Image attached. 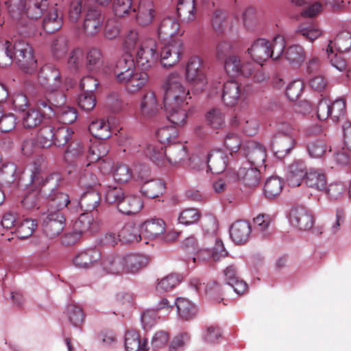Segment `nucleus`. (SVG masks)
<instances>
[{
    "mask_svg": "<svg viewBox=\"0 0 351 351\" xmlns=\"http://www.w3.org/2000/svg\"><path fill=\"white\" fill-rule=\"evenodd\" d=\"M243 154L249 164L253 167H261L266 159V149L262 145L254 142H247L243 147Z\"/></svg>",
    "mask_w": 351,
    "mask_h": 351,
    "instance_id": "9d476101",
    "label": "nucleus"
},
{
    "mask_svg": "<svg viewBox=\"0 0 351 351\" xmlns=\"http://www.w3.org/2000/svg\"><path fill=\"white\" fill-rule=\"evenodd\" d=\"M180 282V276L178 274H171L162 278L157 284L156 290L158 292L171 291Z\"/></svg>",
    "mask_w": 351,
    "mask_h": 351,
    "instance_id": "e2e57ef3",
    "label": "nucleus"
},
{
    "mask_svg": "<svg viewBox=\"0 0 351 351\" xmlns=\"http://www.w3.org/2000/svg\"><path fill=\"white\" fill-rule=\"evenodd\" d=\"M307 173L304 161H293L288 168L287 179L289 184L294 187L300 186L301 182L304 181Z\"/></svg>",
    "mask_w": 351,
    "mask_h": 351,
    "instance_id": "5701e85b",
    "label": "nucleus"
},
{
    "mask_svg": "<svg viewBox=\"0 0 351 351\" xmlns=\"http://www.w3.org/2000/svg\"><path fill=\"white\" fill-rule=\"evenodd\" d=\"M224 68L227 73L231 76L252 77L255 82H263L268 78L261 64L241 60L236 55L229 56L226 59Z\"/></svg>",
    "mask_w": 351,
    "mask_h": 351,
    "instance_id": "7ed1b4c3",
    "label": "nucleus"
},
{
    "mask_svg": "<svg viewBox=\"0 0 351 351\" xmlns=\"http://www.w3.org/2000/svg\"><path fill=\"white\" fill-rule=\"evenodd\" d=\"M228 165V156L221 150L212 151L207 157V166L215 174L222 173Z\"/></svg>",
    "mask_w": 351,
    "mask_h": 351,
    "instance_id": "c85d7f7f",
    "label": "nucleus"
},
{
    "mask_svg": "<svg viewBox=\"0 0 351 351\" xmlns=\"http://www.w3.org/2000/svg\"><path fill=\"white\" fill-rule=\"evenodd\" d=\"M296 34L302 36L304 39L313 43L321 36L322 32L316 25L303 23L298 25Z\"/></svg>",
    "mask_w": 351,
    "mask_h": 351,
    "instance_id": "8fccbe9b",
    "label": "nucleus"
},
{
    "mask_svg": "<svg viewBox=\"0 0 351 351\" xmlns=\"http://www.w3.org/2000/svg\"><path fill=\"white\" fill-rule=\"evenodd\" d=\"M20 173L16 164L7 162L0 169V180L6 184H12L19 179Z\"/></svg>",
    "mask_w": 351,
    "mask_h": 351,
    "instance_id": "3c124183",
    "label": "nucleus"
},
{
    "mask_svg": "<svg viewBox=\"0 0 351 351\" xmlns=\"http://www.w3.org/2000/svg\"><path fill=\"white\" fill-rule=\"evenodd\" d=\"M304 182L309 188L322 191L326 189L327 180L325 173L321 170L310 169L306 173Z\"/></svg>",
    "mask_w": 351,
    "mask_h": 351,
    "instance_id": "72a5a7b5",
    "label": "nucleus"
},
{
    "mask_svg": "<svg viewBox=\"0 0 351 351\" xmlns=\"http://www.w3.org/2000/svg\"><path fill=\"white\" fill-rule=\"evenodd\" d=\"M69 50L68 40L65 36H60L53 40L51 44V52L56 59H61Z\"/></svg>",
    "mask_w": 351,
    "mask_h": 351,
    "instance_id": "13d9d810",
    "label": "nucleus"
},
{
    "mask_svg": "<svg viewBox=\"0 0 351 351\" xmlns=\"http://www.w3.org/2000/svg\"><path fill=\"white\" fill-rule=\"evenodd\" d=\"M165 190V184L160 179H151L145 181L141 186L143 194L149 198H156Z\"/></svg>",
    "mask_w": 351,
    "mask_h": 351,
    "instance_id": "ea45409f",
    "label": "nucleus"
},
{
    "mask_svg": "<svg viewBox=\"0 0 351 351\" xmlns=\"http://www.w3.org/2000/svg\"><path fill=\"white\" fill-rule=\"evenodd\" d=\"M207 123L214 130H218L223 127L225 117L219 108H213L206 115Z\"/></svg>",
    "mask_w": 351,
    "mask_h": 351,
    "instance_id": "4d7b16f0",
    "label": "nucleus"
},
{
    "mask_svg": "<svg viewBox=\"0 0 351 351\" xmlns=\"http://www.w3.org/2000/svg\"><path fill=\"white\" fill-rule=\"evenodd\" d=\"M47 11L43 19V27L47 33H54L62 26V13L55 7H51Z\"/></svg>",
    "mask_w": 351,
    "mask_h": 351,
    "instance_id": "b1692460",
    "label": "nucleus"
},
{
    "mask_svg": "<svg viewBox=\"0 0 351 351\" xmlns=\"http://www.w3.org/2000/svg\"><path fill=\"white\" fill-rule=\"evenodd\" d=\"M136 12V20L139 25L147 26L156 16L155 6L152 0H139L137 8H132Z\"/></svg>",
    "mask_w": 351,
    "mask_h": 351,
    "instance_id": "dca6fc26",
    "label": "nucleus"
},
{
    "mask_svg": "<svg viewBox=\"0 0 351 351\" xmlns=\"http://www.w3.org/2000/svg\"><path fill=\"white\" fill-rule=\"evenodd\" d=\"M108 153V145L101 141H95L89 146L88 154L86 156L87 160L89 163L87 164L88 167L90 163H94L99 161L103 158L106 157Z\"/></svg>",
    "mask_w": 351,
    "mask_h": 351,
    "instance_id": "4c0bfd02",
    "label": "nucleus"
},
{
    "mask_svg": "<svg viewBox=\"0 0 351 351\" xmlns=\"http://www.w3.org/2000/svg\"><path fill=\"white\" fill-rule=\"evenodd\" d=\"M144 153L158 166L165 165V149L163 150L160 143L152 141L148 143Z\"/></svg>",
    "mask_w": 351,
    "mask_h": 351,
    "instance_id": "c9c22d12",
    "label": "nucleus"
},
{
    "mask_svg": "<svg viewBox=\"0 0 351 351\" xmlns=\"http://www.w3.org/2000/svg\"><path fill=\"white\" fill-rule=\"evenodd\" d=\"M247 52L252 58L258 62H264L271 58L269 52V42L263 38H259L254 42Z\"/></svg>",
    "mask_w": 351,
    "mask_h": 351,
    "instance_id": "bb28decb",
    "label": "nucleus"
},
{
    "mask_svg": "<svg viewBox=\"0 0 351 351\" xmlns=\"http://www.w3.org/2000/svg\"><path fill=\"white\" fill-rule=\"evenodd\" d=\"M285 57L292 66L298 68L304 62L306 53L301 45H292L285 49Z\"/></svg>",
    "mask_w": 351,
    "mask_h": 351,
    "instance_id": "f704fd0d",
    "label": "nucleus"
},
{
    "mask_svg": "<svg viewBox=\"0 0 351 351\" xmlns=\"http://www.w3.org/2000/svg\"><path fill=\"white\" fill-rule=\"evenodd\" d=\"M123 258H124L125 271L128 273L138 272L145 267L149 263L148 258L140 254H128Z\"/></svg>",
    "mask_w": 351,
    "mask_h": 351,
    "instance_id": "2f4dec72",
    "label": "nucleus"
},
{
    "mask_svg": "<svg viewBox=\"0 0 351 351\" xmlns=\"http://www.w3.org/2000/svg\"><path fill=\"white\" fill-rule=\"evenodd\" d=\"M163 104L168 120L176 126L186 123L189 110L187 99H191L189 90L183 84V78L177 71L170 73L164 80Z\"/></svg>",
    "mask_w": 351,
    "mask_h": 351,
    "instance_id": "f257e3e1",
    "label": "nucleus"
},
{
    "mask_svg": "<svg viewBox=\"0 0 351 351\" xmlns=\"http://www.w3.org/2000/svg\"><path fill=\"white\" fill-rule=\"evenodd\" d=\"M201 217V213L197 208H189L182 210L178 217L180 223L184 225L193 224L199 221Z\"/></svg>",
    "mask_w": 351,
    "mask_h": 351,
    "instance_id": "0e129e2a",
    "label": "nucleus"
},
{
    "mask_svg": "<svg viewBox=\"0 0 351 351\" xmlns=\"http://www.w3.org/2000/svg\"><path fill=\"white\" fill-rule=\"evenodd\" d=\"M307 150L311 158H319L326 154L327 145L323 141H313L308 143Z\"/></svg>",
    "mask_w": 351,
    "mask_h": 351,
    "instance_id": "774afa93",
    "label": "nucleus"
},
{
    "mask_svg": "<svg viewBox=\"0 0 351 351\" xmlns=\"http://www.w3.org/2000/svg\"><path fill=\"white\" fill-rule=\"evenodd\" d=\"M84 55L83 51L80 48L74 49L69 53L67 60V68L72 73L80 72L84 67Z\"/></svg>",
    "mask_w": 351,
    "mask_h": 351,
    "instance_id": "09e8293b",
    "label": "nucleus"
},
{
    "mask_svg": "<svg viewBox=\"0 0 351 351\" xmlns=\"http://www.w3.org/2000/svg\"><path fill=\"white\" fill-rule=\"evenodd\" d=\"M101 202L100 194L95 190H90L84 192L81 196L80 202H75L74 212L78 210L86 213H91L92 211L97 209Z\"/></svg>",
    "mask_w": 351,
    "mask_h": 351,
    "instance_id": "412c9836",
    "label": "nucleus"
},
{
    "mask_svg": "<svg viewBox=\"0 0 351 351\" xmlns=\"http://www.w3.org/2000/svg\"><path fill=\"white\" fill-rule=\"evenodd\" d=\"M118 237L119 241L125 243L139 242L141 239L139 228L133 223L125 224Z\"/></svg>",
    "mask_w": 351,
    "mask_h": 351,
    "instance_id": "a18cd8bd",
    "label": "nucleus"
},
{
    "mask_svg": "<svg viewBox=\"0 0 351 351\" xmlns=\"http://www.w3.org/2000/svg\"><path fill=\"white\" fill-rule=\"evenodd\" d=\"M178 131L175 126L169 125L160 128L156 132V136L160 143H175L178 142Z\"/></svg>",
    "mask_w": 351,
    "mask_h": 351,
    "instance_id": "864d4df0",
    "label": "nucleus"
},
{
    "mask_svg": "<svg viewBox=\"0 0 351 351\" xmlns=\"http://www.w3.org/2000/svg\"><path fill=\"white\" fill-rule=\"evenodd\" d=\"M100 257L99 252L91 249L77 255L73 259V263L78 267L88 268L96 263Z\"/></svg>",
    "mask_w": 351,
    "mask_h": 351,
    "instance_id": "79ce46f5",
    "label": "nucleus"
},
{
    "mask_svg": "<svg viewBox=\"0 0 351 351\" xmlns=\"http://www.w3.org/2000/svg\"><path fill=\"white\" fill-rule=\"evenodd\" d=\"M211 25L217 34H222L226 25V13L220 10H215L211 16Z\"/></svg>",
    "mask_w": 351,
    "mask_h": 351,
    "instance_id": "69168bd1",
    "label": "nucleus"
},
{
    "mask_svg": "<svg viewBox=\"0 0 351 351\" xmlns=\"http://www.w3.org/2000/svg\"><path fill=\"white\" fill-rule=\"evenodd\" d=\"M64 222L65 218L61 213H47L43 223V232L49 239L55 238L63 230Z\"/></svg>",
    "mask_w": 351,
    "mask_h": 351,
    "instance_id": "9b49d317",
    "label": "nucleus"
},
{
    "mask_svg": "<svg viewBox=\"0 0 351 351\" xmlns=\"http://www.w3.org/2000/svg\"><path fill=\"white\" fill-rule=\"evenodd\" d=\"M295 144V136L282 133H276L273 137L271 148L275 156L284 158L293 148Z\"/></svg>",
    "mask_w": 351,
    "mask_h": 351,
    "instance_id": "2eb2a0df",
    "label": "nucleus"
},
{
    "mask_svg": "<svg viewBox=\"0 0 351 351\" xmlns=\"http://www.w3.org/2000/svg\"><path fill=\"white\" fill-rule=\"evenodd\" d=\"M180 317L184 320L193 318L196 314L195 306L186 298H178L174 302Z\"/></svg>",
    "mask_w": 351,
    "mask_h": 351,
    "instance_id": "49530a36",
    "label": "nucleus"
},
{
    "mask_svg": "<svg viewBox=\"0 0 351 351\" xmlns=\"http://www.w3.org/2000/svg\"><path fill=\"white\" fill-rule=\"evenodd\" d=\"M176 11L183 22L193 21L197 15L195 0H178Z\"/></svg>",
    "mask_w": 351,
    "mask_h": 351,
    "instance_id": "c756f323",
    "label": "nucleus"
},
{
    "mask_svg": "<svg viewBox=\"0 0 351 351\" xmlns=\"http://www.w3.org/2000/svg\"><path fill=\"white\" fill-rule=\"evenodd\" d=\"M105 21V14L100 10L89 8L84 15L82 32L86 36H97L103 29Z\"/></svg>",
    "mask_w": 351,
    "mask_h": 351,
    "instance_id": "6e6552de",
    "label": "nucleus"
},
{
    "mask_svg": "<svg viewBox=\"0 0 351 351\" xmlns=\"http://www.w3.org/2000/svg\"><path fill=\"white\" fill-rule=\"evenodd\" d=\"M99 229V224L89 213H81L74 223V231L65 235L63 243L66 245L75 243L82 235L92 234Z\"/></svg>",
    "mask_w": 351,
    "mask_h": 351,
    "instance_id": "39448f33",
    "label": "nucleus"
},
{
    "mask_svg": "<svg viewBox=\"0 0 351 351\" xmlns=\"http://www.w3.org/2000/svg\"><path fill=\"white\" fill-rule=\"evenodd\" d=\"M333 49L338 53L348 51L351 48V33L342 32L337 34L334 42L332 41Z\"/></svg>",
    "mask_w": 351,
    "mask_h": 351,
    "instance_id": "bf43d9fd",
    "label": "nucleus"
},
{
    "mask_svg": "<svg viewBox=\"0 0 351 351\" xmlns=\"http://www.w3.org/2000/svg\"><path fill=\"white\" fill-rule=\"evenodd\" d=\"M125 348L127 351H148L146 339H141L136 330H128L125 335Z\"/></svg>",
    "mask_w": 351,
    "mask_h": 351,
    "instance_id": "7c9ffc66",
    "label": "nucleus"
},
{
    "mask_svg": "<svg viewBox=\"0 0 351 351\" xmlns=\"http://www.w3.org/2000/svg\"><path fill=\"white\" fill-rule=\"evenodd\" d=\"M186 82L197 91H202L207 84V77L202 60L198 56H193L188 60L185 67Z\"/></svg>",
    "mask_w": 351,
    "mask_h": 351,
    "instance_id": "20e7f679",
    "label": "nucleus"
},
{
    "mask_svg": "<svg viewBox=\"0 0 351 351\" xmlns=\"http://www.w3.org/2000/svg\"><path fill=\"white\" fill-rule=\"evenodd\" d=\"M189 158L188 149L185 145L180 141L165 147V163L172 166L181 165Z\"/></svg>",
    "mask_w": 351,
    "mask_h": 351,
    "instance_id": "4468645a",
    "label": "nucleus"
},
{
    "mask_svg": "<svg viewBox=\"0 0 351 351\" xmlns=\"http://www.w3.org/2000/svg\"><path fill=\"white\" fill-rule=\"evenodd\" d=\"M285 51V40L281 35H276L269 43V52L271 58L273 60L278 59Z\"/></svg>",
    "mask_w": 351,
    "mask_h": 351,
    "instance_id": "680f3d73",
    "label": "nucleus"
},
{
    "mask_svg": "<svg viewBox=\"0 0 351 351\" xmlns=\"http://www.w3.org/2000/svg\"><path fill=\"white\" fill-rule=\"evenodd\" d=\"M40 113L34 108L25 111L23 110V128H33L38 125L42 121Z\"/></svg>",
    "mask_w": 351,
    "mask_h": 351,
    "instance_id": "338daca9",
    "label": "nucleus"
},
{
    "mask_svg": "<svg viewBox=\"0 0 351 351\" xmlns=\"http://www.w3.org/2000/svg\"><path fill=\"white\" fill-rule=\"evenodd\" d=\"M184 51L183 42L178 38H171L165 43L160 53V62L163 67L169 68L177 64Z\"/></svg>",
    "mask_w": 351,
    "mask_h": 351,
    "instance_id": "423d86ee",
    "label": "nucleus"
},
{
    "mask_svg": "<svg viewBox=\"0 0 351 351\" xmlns=\"http://www.w3.org/2000/svg\"><path fill=\"white\" fill-rule=\"evenodd\" d=\"M180 32V23L177 19L172 16L165 17L158 27V35L159 38L165 36H169L173 38L176 35H182Z\"/></svg>",
    "mask_w": 351,
    "mask_h": 351,
    "instance_id": "473e14b6",
    "label": "nucleus"
},
{
    "mask_svg": "<svg viewBox=\"0 0 351 351\" xmlns=\"http://www.w3.org/2000/svg\"><path fill=\"white\" fill-rule=\"evenodd\" d=\"M283 188L282 180L276 176L268 178L264 186V193L267 198L272 199L279 195Z\"/></svg>",
    "mask_w": 351,
    "mask_h": 351,
    "instance_id": "603ef678",
    "label": "nucleus"
},
{
    "mask_svg": "<svg viewBox=\"0 0 351 351\" xmlns=\"http://www.w3.org/2000/svg\"><path fill=\"white\" fill-rule=\"evenodd\" d=\"M75 202H71L66 193L56 192L50 195L47 202V213H60L64 208H67L71 212H74Z\"/></svg>",
    "mask_w": 351,
    "mask_h": 351,
    "instance_id": "aec40b11",
    "label": "nucleus"
},
{
    "mask_svg": "<svg viewBox=\"0 0 351 351\" xmlns=\"http://www.w3.org/2000/svg\"><path fill=\"white\" fill-rule=\"evenodd\" d=\"M290 220L294 226L302 230L311 229L314 223L313 215L302 206H298L292 208L290 213Z\"/></svg>",
    "mask_w": 351,
    "mask_h": 351,
    "instance_id": "f8f14e48",
    "label": "nucleus"
},
{
    "mask_svg": "<svg viewBox=\"0 0 351 351\" xmlns=\"http://www.w3.org/2000/svg\"><path fill=\"white\" fill-rule=\"evenodd\" d=\"M233 181H239L245 186L254 188L258 185L261 180V173L257 167H241L235 173L232 172Z\"/></svg>",
    "mask_w": 351,
    "mask_h": 351,
    "instance_id": "ddd939ff",
    "label": "nucleus"
},
{
    "mask_svg": "<svg viewBox=\"0 0 351 351\" xmlns=\"http://www.w3.org/2000/svg\"><path fill=\"white\" fill-rule=\"evenodd\" d=\"M146 38L143 37L136 29L130 30L125 35L123 43V48L125 51L123 55L129 54L133 56L132 52L135 49L137 50Z\"/></svg>",
    "mask_w": 351,
    "mask_h": 351,
    "instance_id": "58836bf2",
    "label": "nucleus"
},
{
    "mask_svg": "<svg viewBox=\"0 0 351 351\" xmlns=\"http://www.w3.org/2000/svg\"><path fill=\"white\" fill-rule=\"evenodd\" d=\"M37 68L38 62L33 47L28 43L23 44V73L32 74Z\"/></svg>",
    "mask_w": 351,
    "mask_h": 351,
    "instance_id": "de8ad7c7",
    "label": "nucleus"
},
{
    "mask_svg": "<svg viewBox=\"0 0 351 351\" xmlns=\"http://www.w3.org/2000/svg\"><path fill=\"white\" fill-rule=\"evenodd\" d=\"M88 130L93 136L99 140L106 139L111 136L109 122L104 119L92 121Z\"/></svg>",
    "mask_w": 351,
    "mask_h": 351,
    "instance_id": "37998d69",
    "label": "nucleus"
},
{
    "mask_svg": "<svg viewBox=\"0 0 351 351\" xmlns=\"http://www.w3.org/2000/svg\"><path fill=\"white\" fill-rule=\"evenodd\" d=\"M326 51L328 55V58L330 60V64L333 67L336 68L340 71H342L346 69L347 63L345 59L342 57L341 53H335L332 40H329Z\"/></svg>",
    "mask_w": 351,
    "mask_h": 351,
    "instance_id": "6e6d98bb",
    "label": "nucleus"
},
{
    "mask_svg": "<svg viewBox=\"0 0 351 351\" xmlns=\"http://www.w3.org/2000/svg\"><path fill=\"white\" fill-rule=\"evenodd\" d=\"M85 68L91 72L98 71L104 64V56L101 50L97 47H92L86 56Z\"/></svg>",
    "mask_w": 351,
    "mask_h": 351,
    "instance_id": "e433bc0d",
    "label": "nucleus"
},
{
    "mask_svg": "<svg viewBox=\"0 0 351 351\" xmlns=\"http://www.w3.org/2000/svg\"><path fill=\"white\" fill-rule=\"evenodd\" d=\"M204 253L211 256L215 261H217L221 258H224L228 255V252L224 248L223 242L219 239H216L215 245L210 252H208L207 250L199 251L197 254V258H200L201 257L205 258L206 257L203 256Z\"/></svg>",
    "mask_w": 351,
    "mask_h": 351,
    "instance_id": "052dcab7",
    "label": "nucleus"
},
{
    "mask_svg": "<svg viewBox=\"0 0 351 351\" xmlns=\"http://www.w3.org/2000/svg\"><path fill=\"white\" fill-rule=\"evenodd\" d=\"M53 137L54 131L52 127L43 126L36 133V137L29 139L27 138V140L23 141V152L29 145L39 148L48 147L52 144Z\"/></svg>",
    "mask_w": 351,
    "mask_h": 351,
    "instance_id": "f3484780",
    "label": "nucleus"
},
{
    "mask_svg": "<svg viewBox=\"0 0 351 351\" xmlns=\"http://www.w3.org/2000/svg\"><path fill=\"white\" fill-rule=\"evenodd\" d=\"M243 93L242 86L235 80H228L224 83L222 99L228 106L235 105Z\"/></svg>",
    "mask_w": 351,
    "mask_h": 351,
    "instance_id": "393cba45",
    "label": "nucleus"
},
{
    "mask_svg": "<svg viewBox=\"0 0 351 351\" xmlns=\"http://www.w3.org/2000/svg\"><path fill=\"white\" fill-rule=\"evenodd\" d=\"M158 60L156 40L152 38H146L136 51V63L143 69H148L154 66Z\"/></svg>",
    "mask_w": 351,
    "mask_h": 351,
    "instance_id": "0eeeda50",
    "label": "nucleus"
},
{
    "mask_svg": "<svg viewBox=\"0 0 351 351\" xmlns=\"http://www.w3.org/2000/svg\"><path fill=\"white\" fill-rule=\"evenodd\" d=\"M160 109V104L155 92L148 90L144 93L140 101L139 116L145 119H152L159 113Z\"/></svg>",
    "mask_w": 351,
    "mask_h": 351,
    "instance_id": "1a4fd4ad",
    "label": "nucleus"
},
{
    "mask_svg": "<svg viewBox=\"0 0 351 351\" xmlns=\"http://www.w3.org/2000/svg\"><path fill=\"white\" fill-rule=\"evenodd\" d=\"M113 74L116 81L123 85L130 94L140 92L147 85L149 80L146 71L136 69L134 57L129 54L122 55L117 61Z\"/></svg>",
    "mask_w": 351,
    "mask_h": 351,
    "instance_id": "f03ea898",
    "label": "nucleus"
},
{
    "mask_svg": "<svg viewBox=\"0 0 351 351\" xmlns=\"http://www.w3.org/2000/svg\"><path fill=\"white\" fill-rule=\"evenodd\" d=\"M143 206V202L140 197L132 195H124L119 202L117 208L123 214L130 215L138 213Z\"/></svg>",
    "mask_w": 351,
    "mask_h": 351,
    "instance_id": "cd10ccee",
    "label": "nucleus"
},
{
    "mask_svg": "<svg viewBox=\"0 0 351 351\" xmlns=\"http://www.w3.org/2000/svg\"><path fill=\"white\" fill-rule=\"evenodd\" d=\"M48 8V0H23V15L32 21L40 19Z\"/></svg>",
    "mask_w": 351,
    "mask_h": 351,
    "instance_id": "4be33fe9",
    "label": "nucleus"
},
{
    "mask_svg": "<svg viewBox=\"0 0 351 351\" xmlns=\"http://www.w3.org/2000/svg\"><path fill=\"white\" fill-rule=\"evenodd\" d=\"M252 228L250 223L245 220H238L230 227V234L232 241L237 243H245L251 234Z\"/></svg>",
    "mask_w": 351,
    "mask_h": 351,
    "instance_id": "a878e982",
    "label": "nucleus"
},
{
    "mask_svg": "<svg viewBox=\"0 0 351 351\" xmlns=\"http://www.w3.org/2000/svg\"><path fill=\"white\" fill-rule=\"evenodd\" d=\"M43 77L47 82H52L55 88H58L61 84L59 70L52 66L47 65L43 67L39 73V78Z\"/></svg>",
    "mask_w": 351,
    "mask_h": 351,
    "instance_id": "5fc2aeb1",
    "label": "nucleus"
},
{
    "mask_svg": "<svg viewBox=\"0 0 351 351\" xmlns=\"http://www.w3.org/2000/svg\"><path fill=\"white\" fill-rule=\"evenodd\" d=\"M45 167V158L42 156H38L29 165V171L32 172L31 179L34 185L43 183V188L46 186L51 180L55 179L57 182L60 176L58 173H53L45 178L41 175L42 171Z\"/></svg>",
    "mask_w": 351,
    "mask_h": 351,
    "instance_id": "6ab92c4d",
    "label": "nucleus"
},
{
    "mask_svg": "<svg viewBox=\"0 0 351 351\" xmlns=\"http://www.w3.org/2000/svg\"><path fill=\"white\" fill-rule=\"evenodd\" d=\"M166 228L165 221L161 219H151L145 221L141 226V229L145 231L149 238H154L162 234Z\"/></svg>",
    "mask_w": 351,
    "mask_h": 351,
    "instance_id": "c03bdc74",
    "label": "nucleus"
},
{
    "mask_svg": "<svg viewBox=\"0 0 351 351\" xmlns=\"http://www.w3.org/2000/svg\"><path fill=\"white\" fill-rule=\"evenodd\" d=\"M17 40H14V44L8 40H0V66L2 67L10 65L13 60H17L22 56V49H19L20 43H16Z\"/></svg>",
    "mask_w": 351,
    "mask_h": 351,
    "instance_id": "a211bd4d",
    "label": "nucleus"
},
{
    "mask_svg": "<svg viewBox=\"0 0 351 351\" xmlns=\"http://www.w3.org/2000/svg\"><path fill=\"white\" fill-rule=\"evenodd\" d=\"M104 271L107 274H120L125 271L124 258L120 256H110L101 263Z\"/></svg>",
    "mask_w": 351,
    "mask_h": 351,
    "instance_id": "a19ab883",
    "label": "nucleus"
}]
</instances>
